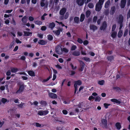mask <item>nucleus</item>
Returning a JSON list of instances; mask_svg holds the SVG:
<instances>
[{
    "label": "nucleus",
    "instance_id": "f257e3e1",
    "mask_svg": "<svg viewBox=\"0 0 130 130\" xmlns=\"http://www.w3.org/2000/svg\"><path fill=\"white\" fill-rule=\"evenodd\" d=\"M101 122L102 126L104 128H107L108 127L107 121V117L105 116L104 118L101 120Z\"/></svg>",
    "mask_w": 130,
    "mask_h": 130
},
{
    "label": "nucleus",
    "instance_id": "f03ea898",
    "mask_svg": "<svg viewBox=\"0 0 130 130\" xmlns=\"http://www.w3.org/2000/svg\"><path fill=\"white\" fill-rule=\"evenodd\" d=\"M25 89L24 84H23L20 86L19 89L15 93L16 94H20Z\"/></svg>",
    "mask_w": 130,
    "mask_h": 130
},
{
    "label": "nucleus",
    "instance_id": "7ed1b4c3",
    "mask_svg": "<svg viewBox=\"0 0 130 130\" xmlns=\"http://www.w3.org/2000/svg\"><path fill=\"white\" fill-rule=\"evenodd\" d=\"M55 51L58 54L61 55L62 54V51L61 47L59 45H57L56 47Z\"/></svg>",
    "mask_w": 130,
    "mask_h": 130
},
{
    "label": "nucleus",
    "instance_id": "20e7f679",
    "mask_svg": "<svg viewBox=\"0 0 130 130\" xmlns=\"http://www.w3.org/2000/svg\"><path fill=\"white\" fill-rule=\"evenodd\" d=\"M80 68L79 69L80 71H83L84 69L85 66L84 63L81 61H80Z\"/></svg>",
    "mask_w": 130,
    "mask_h": 130
},
{
    "label": "nucleus",
    "instance_id": "39448f33",
    "mask_svg": "<svg viewBox=\"0 0 130 130\" xmlns=\"http://www.w3.org/2000/svg\"><path fill=\"white\" fill-rule=\"evenodd\" d=\"M102 5L97 3L96 4L95 7V10L97 12L100 11L101 9Z\"/></svg>",
    "mask_w": 130,
    "mask_h": 130
},
{
    "label": "nucleus",
    "instance_id": "423d86ee",
    "mask_svg": "<svg viewBox=\"0 0 130 130\" xmlns=\"http://www.w3.org/2000/svg\"><path fill=\"white\" fill-rule=\"evenodd\" d=\"M107 24L106 21L104 22L102 24V25L100 27V29L101 30H105L107 28Z\"/></svg>",
    "mask_w": 130,
    "mask_h": 130
},
{
    "label": "nucleus",
    "instance_id": "0eeeda50",
    "mask_svg": "<svg viewBox=\"0 0 130 130\" xmlns=\"http://www.w3.org/2000/svg\"><path fill=\"white\" fill-rule=\"evenodd\" d=\"M126 3V0H121L120 6L121 8H124Z\"/></svg>",
    "mask_w": 130,
    "mask_h": 130
},
{
    "label": "nucleus",
    "instance_id": "6e6552de",
    "mask_svg": "<svg viewBox=\"0 0 130 130\" xmlns=\"http://www.w3.org/2000/svg\"><path fill=\"white\" fill-rule=\"evenodd\" d=\"M48 95L52 99H55L57 98V94L52 92L49 93Z\"/></svg>",
    "mask_w": 130,
    "mask_h": 130
},
{
    "label": "nucleus",
    "instance_id": "1a4fd4ad",
    "mask_svg": "<svg viewBox=\"0 0 130 130\" xmlns=\"http://www.w3.org/2000/svg\"><path fill=\"white\" fill-rule=\"evenodd\" d=\"M124 20V17L122 14L119 15V19L118 21V23H123Z\"/></svg>",
    "mask_w": 130,
    "mask_h": 130
},
{
    "label": "nucleus",
    "instance_id": "9d476101",
    "mask_svg": "<svg viewBox=\"0 0 130 130\" xmlns=\"http://www.w3.org/2000/svg\"><path fill=\"white\" fill-rule=\"evenodd\" d=\"M116 11V8L115 6L111 7L110 11V14L111 15H113L115 13Z\"/></svg>",
    "mask_w": 130,
    "mask_h": 130
},
{
    "label": "nucleus",
    "instance_id": "9b49d317",
    "mask_svg": "<svg viewBox=\"0 0 130 130\" xmlns=\"http://www.w3.org/2000/svg\"><path fill=\"white\" fill-rule=\"evenodd\" d=\"M86 0H76V2L80 6H83Z\"/></svg>",
    "mask_w": 130,
    "mask_h": 130
},
{
    "label": "nucleus",
    "instance_id": "f8f14e48",
    "mask_svg": "<svg viewBox=\"0 0 130 130\" xmlns=\"http://www.w3.org/2000/svg\"><path fill=\"white\" fill-rule=\"evenodd\" d=\"M66 8L65 7H63L60 10L59 14L60 15H63L66 12Z\"/></svg>",
    "mask_w": 130,
    "mask_h": 130
},
{
    "label": "nucleus",
    "instance_id": "ddd939ff",
    "mask_svg": "<svg viewBox=\"0 0 130 130\" xmlns=\"http://www.w3.org/2000/svg\"><path fill=\"white\" fill-rule=\"evenodd\" d=\"M27 72L28 75L34 77L35 76L34 71L32 70L28 71Z\"/></svg>",
    "mask_w": 130,
    "mask_h": 130
},
{
    "label": "nucleus",
    "instance_id": "4468645a",
    "mask_svg": "<svg viewBox=\"0 0 130 130\" xmlns=\"http://www.w3.org/2000/svg\"><path fill=\"white\" fill-rule=\"evenodd\" d=\"M98 27L97 26L94 25H91L90 26V30H93L94 31L95 30L97 29Z\"/></svg>",
    "mask_w": 130,
    "mask_h": 130
},
{
    "label": "nucleus",
    "instance_id": "2eb2a0df",
    "mask_svg": "<svg viewBox=\"0 0 130 130\" xmlns=\"http://www.w3.org/2000/svg\"><path fill=\"white\" fill-rule=\"evenodd\" d=\"M72 54L73 56H78L80 55V53L79 51H75L73 52Z\"/></svg>",
    "mask_w": 130,
    "mask_h": 130
},
{
    "label": "nucleus",
    "instance_id": "dca6fc26",
    "mask_svg": "<svg viewBox=\"0 0 130 130\" xmlns=\"http://www.w3.org/2000/svg\"><path fill=\"white\" fill-rule=\"evenodd\" d=\"M10 69L11 70V72L12 73H15L18 71L19 69H18L17 68H14L12 67H11Z\"/></svg>",
    "mask_w": 130,
    "mask_h": 130
},
{
    "label": "nucleus",
    "instance_id": "f3484780",
    "mask_svg": "<svg viewBox=\"0 0 130 130\" xmlns=\"http://www.w3.org/2000/svg\"><path fill=\"white\" fill-rule=\"evenodd\" d=\"M119 100H118L117 99H111L110 101L113 102L120 104L121 103V102Z\"/></svg>",
    "mask_w": 130,
    "mask_h": 130
},
{
    "label": "nucleus",
    "instance_id": "a211bd4d",
    "mask_svg": "<svg viewBox=\"0 0 130 130\" xmlns=\"http://www.w3.org/2000/svg\"><path fill=\"white\" fill-rule=\"evenodd\" d=\"M27 17L26 16H25L22 19V21L23 24L25 25L27 22Z\"/></svg>",
    "mask_w": 130,
    "mask_h": 130
},
{
    "label": "nucleus",
    "instance_id": "6ab92c4d",
    "mask_svg": "<svg viewBox=\"0 0 130 130\" xmlns=\"http://www.w3.org/2000/svg\"><path fill=\"white\" fill-rule=\"evenodd\" d=\"M24 34V35L25 36H31L32 35V33L31 32L24 31L23 32Z\"/></svg>",
    "mask_w": 130,
    "mask_h": 130
},
{
    "label": "nucleus",
    "instance_id": "aec40b11",
    "mask_svg": "<svg viewBox=\"0 0 130 130\" xmlns=\"http://www.w3.org/2000/svg\"><path fill=\"white\" fill-rule=\"evenodd\" d=\"M55 26V23L54 22L51 23L49 24V27L52 30Z\"/></svg>",
    "mask_w": 130,
    "mask_h": 130
},
{
    "label": "nucleus",
    "instance_id": "412c9836",
    "mask_svg": "<svg viewBox=\"0 0 130 130\" xmlns=\"http://www.w3.org/2000/svg\"><path fill=\"white\" fill-rule=\"evenodd\" d=\"M33 125H36V126L37 127H44L45 125L44 124H40L39 123H34V124H33Z\"/></svg>",
    "mask_w": 130,
    "mask_h": 130
},
{
    "label": "nucleus",
    "instance_id": "4be33fe9",
    "mask_svg": "<svg viewBox=\"0 0 130 130\" xmlns=\"http://www.w3.org/2000/svg\"><path fill=\"white\" fill-rule=\"evenodd\" d=\"M116 126L117 129L120 130L121 127V125L120 123L119 122L116 123L115 125Z\"/></svg>",
    "mask_w": 130,
    "mask_h": 130
},
{
    "label": "nucleus",
    "instance_id": "5701e85b",
    "mask_svg": "<svg viewBox=\"0 0 130 130\" xmlns=\"http://www.w3.org/2000/svg\"><path fill=\"white\" fill-rule=\"evenodd\" d=\"M74 21L75 23L78 24L79 22V18L77 17H74Z\"/></svg>",
    "mask_w": 130,
    "mask_h": 130
},
{
    "label": "nucleus",
    "instance_id": "b1692460",
    "mask_svg": "<svg viewBox=\"0 0 130 130\" xmlns=\"http://www.w3.org/2000/svg\"><path fill=\"white\" fill-rule=\"evenodd\" d=\"M110 4V0H108L105 3V8H107L109 6Z\"/></svg>",
    "mask_w": 130,
    "mask_h": 130
},
{
    "label": "nucleus",
    "instance_id": "393cba45",
    "mask_svg": "<svg viewBox=\"0 0 130 130\" xmlns=\"http://www.w3.org/2000/svg\"><path fill=\"white\" fill-rule=\"evenodd\" d=\"M85 18V15L83 14L82 13L81 14L80 16V21L81 22H83Z\"/></svg>",
    "mask_w": 130,
    "mask_h": 130
},
{
    "label": "nucleus",
    "instance_id": "a878e982",
    "mask_svg": "<svg viewBox=\"0 0 130 130\" xmlns=\"http://www.w3.org/2000/svg\"><path fill=\"white\" fill-rule=\"evenodd\" d=\"M117 33L116 32L113 31L111 35V36L113 38H115L117 36Z\"/></svg>",
    "mask_w": 130,
    "mask_h": 130
},
{
    "label": "nucleus",
    "instance_id": "bb28decb",
    "mask_svg": "<svg viewBox=\"0 0 130 130\" xmlns=\"http://www.w3.org/2000/svg\"><path fill=\"white\" fill-rule=\"evenodd\" d=\"M40 104H41L43 106H45L47 105V103L45 101L42 100L40 101Z\"/></svg>",
    "mask_w": 130,
    "mask_h": 130
},
{
    "label": "nucleus",
    "instance_id": "cd10ccee",
    "mask_svg": "<svg viewBox=\"0 0 130 130\" xmlns=\"http://www.w3.org/2000/svg\"><path fill=\"white\" fill-rule=\"evenodd\" d=\"M82 82L80 80H78L75 81L74 84H76V85H80L82 84Z\"/></svg>",
    "mask_w": 130,
    "mask_h": 130
},
{
    "label": "nucleus",
    "instance_id": "c85d7f7f",
    "mask_svg": "<svg viewBox=\"0 0 130 130\" xmlns=\"http://www.w3.org/2000/svg\"><path fill=\"white\" fill-rule=\"evenodd\" d=\"M38 43L41 45H44L45 44V41L43 40H40L38 42Z\"/></svg>",
    "mask_w": 130,
    "mask_h": 130
},
{
    "label": "nucleus",
    "instance_id": "c756f323",
    "mask_svg": "<svg viewBox=\"0 0 130 130\" xmlns=\"http://www.w3.org/2000/svg\"><path fill=\"white\" fill-rule=\"evenodd\" d=\"M94 99H95L94 101L95 102H99L100 101L101 99V98L98 96H96L95 98Z\"/></svg>",
    "mask_w": 130,
    "mask_h": 130
},
{
    "label": "nucleus",
    "instance_id": "7c9ffc66",
    "mask_svg": "<svg viewBox=\"0 0 130 130\" xmlns=\"http://www.w3.org/2000/svg\"><path fill=\"white\" fill-rule=\"evenodd\" d=\"M48 39L50 41H52L53 39V37L52 36L49 34L47 36Z\"/></svg>",
    "mask_w": 130,
    "mask_h": 130
},
{
    "label": "nucleus",
    "instance_id": "2f4dec72",
    "mask_svg": "<svg viewBox=\"0 0 130 130\" xmlns=\"http://www.w3.org/2000/svg\"><path fill=\"white\" fill-rule=\"evenodd\" d=\"M91 14V12L89 10H87L86 12V16L87 18L89 17Z\"/></svg>",
    "mask_w": 130,
    "mask_h": 130
},
{
    "label": "nucleus",
    "instance_id": "473e14b6",
    "mask_svg": "<svg viewBox=\"0 0 130 130\" xmlns=\"http://www.w3.org/2000/svg\"><path fill=\"white\" fill-rule=\"evenodd\" d=\"M123 34L122 31V30H120L118 33V36L119 38L121 37Z\"/></svg>",
    "mask_w": 130,
    "mask_h": 130
},
{
    "label": "nucleus",
    "instance_id": "72a5a7b5",
    "mask_svg": "<svg viewBox=\"0 0 130 130\" xmlns=\"http://www.w3.org/2000/svg\"><path fill=\"white\" fill-rule=\"evenodd\" d=\"M113 58L114 57L113 56H109L107 57V59L109 61H111L113 59Z\"/></svg>",
    "mask_w": 130,
    "mask_h": 130
},
{
    "label": "nucleus",
    "instance_id": "f704fd0d",
    "mask_svg": "<svg viewBox=\"0 0 130 130\" xmlns=\"http://www.w3.org/2000/svg\"><path fill=\"white\" fill-rule=\"evenodd\" d=\"M105 81L104 80H99L98 82V84L100 85H104Z\"/></svg>",
    "mask_w": 130,
    "mask_h": 130
},
{
    "label": "nucleus",
    "instance_id": "c9c22d12",
    "mask_svg": "<svg viewBox=\"0 0 130 130\" xmlns=\"http://www.w3.org/2000/svg\"><path fill=\"white\" fill-rule=\"evenodd\" d=\"M35 23L36 24L39 25H41L42 23V22L38 20L36 21H35Z\"/></svg>",
    "mask_w": 130,
    "mask_h": 130
},
{
    "label": "nucleus",
    "instance_id": "e433bc0d",
    "mask_svg": "<svg viewBox=\"0 0 130 130\" xmlns=\"http://www.w3.org/2000/svg\"><path fill=\"white\" fill-rule=\"evenodd\" d=\"M53 32H54L57 36H59L60 35V32H59V30H53Z\"/></svg>",
    "mask_w": 130,
    "mask_h": 130
},
{
    "label": "nucleus",
    "instance_id": "4c0bfd02",
    "mask_svg": "<svg viewBox=\"0 0 130 130\" xmlns=\"http://www.w3.org/2000/svg\"><path fill=\"white\" fill-rule=\"evenodd\" d=\"M82 59H83L86 61L90 62V59L88 57H84L82 58Z\"/></svg>",
    "mask_w": 130,
    "mask_h": 130
},
{
    "label": "nucleus",
    "instance_id": "58836bf2",
    "mask_svg": "<svg viewBox=\"0 0 130 130\" xmlns=\"http://www.w3.org/2000/svg\"><path fill=\"white\" fill-rule=\"evenodd\" d=\"M88 7L90 8H92L94 7V5L92 3H90L88 5Z\"/></svg>",
    "mask_w": 130,
    "mask_h": 130
},
{
    "label": "nucleus",
    "instance_id": "ea45409f",
    "mask_svg": "<svg viewBox=\"0 0 130 130\" xmlns=\"http://www.w3.org/2000/svg\"><path fill=\"white\" fill-rule=\"evenodd\" d=\"M104 1L105 0H99V2L97 3L102 5L104 3Z\"/></svg>",
    "mask_w": 130,
    "mask_h": 130
},
{
    "label": "nucleus",
    "instance_id": "a19ab883",
    "mask_svg": "<svg viewBox=\"0 0 130 130\" xmlns=\"http://www.w3.org/2000/svg\"><path fill=\"white\" fill-rule=\"evenodd\" d=\"M109 10L107 9L105 10L104 12V14L105 15L107 16L108 15L109 13Z\"/></svg>",
    "mask_w": 130,
    "mask_h": 130
},
{
    "label": "nucleus",
    "instance_id": "79ce46f5",
    "mask_svg": "<svg viewBox=\"0 0 130 130\" xmlns=\"http://www.w3.org/2000/svg\"><path fill=\"white\" fill-rule=\"evenodd\" d=\"M128 30L127 29H125V30L124 33L123 35V36L124 37H125L127 35L128 32Z\"/></svg>",
    "mask_w": 130,
    "mask_h": 130
},
{
    "label": "nucleus",
    "instance_id": "37998d69",
    "mask_svg": "<svg viewBox=\"0 0 130 130\" xmlns=\"http://www.w3.org/2000/svg\"><path fill=\"white\" fill-rule=\"evenodd\" d=\"M116 27V24H115L113 25L112 28V31H114Z\"/></svg>",
    "mask_w": 130,
    "mask_h": 130
},
{
    "label": "nucleus",
    "instance_id": "c03bdc74",
    "mask_svg": "<svg viewBox=\"0 0 130 130\" xmlns=\"http://www.w3.org/2000/svg\"><path fill=\"white\" fill-rule=\"evenodd\" d=\"M77 47L76 45H72L71 47V50L72 51H74L76 48Z\"/></svg>",
    "mask_w": 130,
    "mask_h": 130
},
{
    "label": "nucleus",
    "instance_id": "a18cd8bd",
    "mask_svg": "<svg viewBox=\"0 0 130 130\" xmlns=\"http://www.w3.org/2000/svg\"><path fill=\"white\" fill-rule=\"evenodd\" d=\"M70 66L71 67L72 69L73 70H76L77 68V67L76 66L74 67L73 64L72 63L70 64Z\"/></svg>",
    "mask_w": 130,
    "mask_h": 130
},
{
    "label": "nucleus",
    "instance_id": "49530a36",
    "mask_svg": "<svg viewBox=\"0 0 130 130\" xmlns=\"http://www.w3.org/2000/svg\"><path fill=\"white\" fill-rule=\"evenodd\" d=\"M14 41H12L10 43L9 46V48L11 49L12 48V46L14 44Z\"/></svg>",
    "mask_w": 130,
    "mask_h": 130
},
{
    "label": "nucleus",
    "instance_id": "de8ad7c7",
    "mask_svg": "<svg viewBox=\"0 0 130 130\" xmlns=\"http://www.w3.org/2000/svg\"><path fill=\"white\" fill-rule=\"evenodd\" d=\"M47 14L46 13H44L43 15H42L41 17V19L42 20H45V16L47 15Z\"/></svg>",
    "mask_w": 130,
    "mask_h": 130
},
{
    "label": "nucleus",
    "instance_id": "09e8293b",
    "mask_svg": "<svg viewBox=\"0 0 130 130\" xmlns=\"http://www.w3.org/2000/svg\"><path fill=\"white\" fill-rule=\"evenodd\" d=\"M97 19V16H95L94 17L93 20V22L95 23Z\"/></svg>",
    "mask_w": 130,
    "mask_h": 130
},
{
    "label": "nucleus",
    "instance_id": "8fccbe9b",
    "mask_svg": "<svg viewBox=\"0 0 130 130\" xmlns=\"http://www.w3.org/2000/svg\"><path fill=\"white\" fill-rule=\"evenodd\" d=\"M127 19H128L129 18H130V9H129V10L127 14Z\"/></svg>",
    "mask_w": 130,
    "mask_h": 130
},
{
    "label": "nucleus",
    "instance_id": "3c124183",
    "mask_svg": "<svg viewBox=\"0 0 130 130\" xmlns=\"http://www.w3.org/2000/svg\"><path fill=\"white\" fill-rule=\"evenodd\" d=\"M77 41L80 44H82L83 42V40L80 38H79L78 39Z\"/></svg>",
    "mask_w": 130,
    "mask_h": 130
},
{
    "label": "nucleus",
    "instance_id": "603ef678",
    "mask_svg": "<svg viewBox=\"0 0 130 130\" xmlns=\"http://www.w3.org/2000/svg\"><path fill=\"white\" fill-rule=\"evenodd\" d=\"M18 74H20V75H24L26 76H28V75L25 72H19L18 73Z\"/></svg>",
    "mask_w": 130,
    "mask_h": 130
},
{
    "label": "nucleus",
    "instance_id": "864d4df0",
    "mask_svg": "<svg viewBox=\"0 0 130 130\" xmlns=\"http://www.w3.org/2000/svg\"><path fill=\"white\" fill-rule=\"evenodd\" d=\"M6 75L7 76H9L11 74V71L10 70H8L6 73Z\"/></svg>",
    "mask_w": 130,
    "mask_h": 130
},
{
    "label": "nucleus",
    "instance_id": "5fc2aeb1",
    "mask_svg": "<svg viewBox=\"0 0 130 130\" xmlns=\"http://www.w3.org/2000/svg\"><path fill=\"white\" fill-rule=\"evenodd\" d=\"M7 100L6 99L3 98L2 99V102L3 103H5L6 102H7Z\"/></svg>",
    "mask_w": 130,
    "mask_h": 130
},
{
    "label": "nucleus",
    "instance_id": "6e6d98bb",
    "mask_svg": "<svg viewBox=\"0 0 130 130\" xmlns=\"http://www.w3.org/2000/svg\"><path fill=\"white\" fill-rule=\"evenodd\" d=\"M104 105L105 108H106L107 109L108 108V106L110 105V104H108L106 103H105L104 104Z\"/></svg>",
    "mask_w": 130,
    "mask_h": 130
},
{
    "label": "nucleus",
    "instance_id": "4d7b16f0",
    "mask_svg": "<svg viewBox=\"0 0 130 130\" xmlns=\"http://www.w3.org/2000/svg\"><path fill=\"white\" fill-rule=\"evenodd\" d=\"M43 110L40 111L38 112V114L40 116H42L43 115L44 113H43Z\"/></svg>",
    "mask_w": 130,
    "mask_h": 130
},
{
    "label": "nucleus",
    "instance_id": "13d9d810",
    "mask_svg": "<svg viewBox=\"0 0 130 130\" xmlns=\"http://www.w3.org/2000/svg\"><path fill=\"white\" fill-rule=\"evenodd\" d=\"M62 50V51L66 53H67L69 51V50L68 49L64 47L63 48Z\"/></svg>",
    "mask_w": 130,
    "mask_h": 130
},
{
    "label": "nucleus",
    "instance_id": "bf43d9fd",
    "mask_svg": "<svg viewBox=\"0 0 130 130\" xmlns=\"http://www.w3.org/2000/svg\"><path fill=\"white\" fill-rule=\"evenodd\" d=\"M11 23L14 25L15 26L16 25V24L15 21L14 20L13 18H12L11 21Z\"/></svg>",
    "mask_w": 130,
    "mask_h": 130
},
{
    "label": "nucleus",
    "instance_id": "052dcab7",
    "mask_svg": "<svg viewBox=\"0 0 130 130\" xmlns=\"http://www.w3.org/2000/svg\"><path fill=\"white\" fill-rule=\"evenodd\" d=\"M46 29V27L45 26H42L41 28V30L42 31H45Z\"/></svg>",
    "mask_w": 130,
    "mask_h": 130
},
{
    "label": "nucleus",
    "instance_id": "680f3d73",
    "mask_svg": "<svg viewBox=\"0 0 130 130\" xmlns=\"http://www.w3.org/2000/svg\"><path fill=\"white\" fill-rule=\"evenodd\" d=\"M83 42V44L84 45H87L89 43L88 41L87 40H85Z\"/></svg>",
    "mask_w": 130,
    "mask_h": 130
},
{
    "label": "nucleus",
    "instance_id": "e2e57ef3",
    "mask_svg": "<svg viewBox=\"0 0 130 130\" xmlns=\"http://www.w3.org/2000/svg\"><path fill=\"white\" fill-rule=\"evenodd\" d=\"M24 104V103L21 102L20 104L18 105V106L19 107L22 108Z\"/></svg>",
    "mask_w": 130,
    "mask_h": 130
},
{
    "label": "nucleus",
    "instance_id": "0e129e2a",
    "mask_svg": "<svg viewBox=\"0 0 130 130\" xmlns=\"http://www.w3.org/2000/svg\"><path fill=\"white\" fill-rule=\"evenodd\" d=\"M71 73L70 74V75L71 76L74 75L75 73V71L71 70Z\"/></svg>",
    "mask_w": 130,
    "mask_h": 130
},
{
    "label": "nucleus",
    "instance_id": "69168bd1",
    "mask_svg": "<svg viewBox=\"0 0 130 130\" xmlns=\"http://www.w3.org/2000/svg\"><path fill=\"white\" fill-rule=\"evenodd\" d=\"M113 89L114 90H116L117 91L120 90V88L118 87H113Z\"/></svg>",
    "mask_w": 130,
    "mask_h": 130
},
{
    "label": "nucleus",
    "instance_id": "338daca9",
    "mask_svg": "<svg viewBox=\"0 0 130 130\" xmlns=\"http://www.w3.org/2000/svg\"><path fill=\"white\" fill-rule=\"evenodd\" d=\"M62 112L63 113V114L66 115L68 113V111H67L66 110H63L62 111Z\"/></svg>",
    "mask_w": 130,
    "mask_h": 130
},
{
    "label": "nucleus",
    "instance_id": "774afa93",
    "mask_svg": "<svg viewBox=\"0 0 130 130\" xmlns=\"http://www.w3.org/2000/svg\"><path fill=\"white\" fill-rule=\"evenodd\" d=\"M11 14H10L9 15H8L6 14H5L4 15V17L5 18H7L9 17L10 16H11Z\"/></svg>",
    "mask_w": 130,
    "mask_h": 130
}]
</instances>
